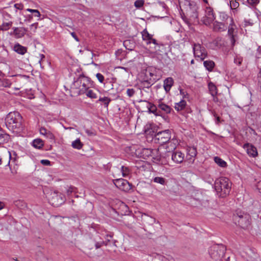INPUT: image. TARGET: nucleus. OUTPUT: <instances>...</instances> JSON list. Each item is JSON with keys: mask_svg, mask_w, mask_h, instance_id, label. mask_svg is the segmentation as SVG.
Returning <instances> with one entry per match:
<instances>
[{"mask_svg": "<svg viewBox=\"0 0 261 261\" xmlns=\"http://www.w3.org/2000/svg\"><path fill=\"white\" fill-rule=\"evenodd\" d=\"M183 11L182 19L189 26L199 23L198 6L194 1L184 0L180 2Z\"/></svg>", "mask_w": 261, "mask_h": 261, "instance_id": "nucleus-1", "label": "nucleus"}, {"mask_svg": "<svg viewBox=\"0 0 261 261\" xmlns=\"http://www.w3.org/2000/svg\"><path fill=\"white\" fill-rule=\"evenodd\" d=\"M141 33L142 39L148 46L150 53L161 55L165 51L164 45L153 38V35L150 34L146 29L144 30Z\"/></svg>", "mask_w": 261, "mask_h": 261, "instance_id": "nucleus-2", "label": "nucleus"}, {"mask_svg": "<svg viewBox=\"0 0 261 261\" xmlns=\"http://www.w3.org/2000/svg\"><path fill=\"white\" fill-rule=\"evenodd\" d=\"M22 117L18 112L9 113L5 118V123L7 127L10 130L18 132L22 130Z\"/></svg>", "mask_w": 261, "mask_h": 261, "instance_id": "nucleus-3", "label": "nucleus"}, {"mask_svg": "<svg viewBox=\"0 0 261 261\" xmlns=\"http://www.w3.org/2000/svg\"><path fill=\"white\" fill-rule=\"evenodd\" d=\"M231 186L228 178L221 177L216 180L214 187L219 197H225L229 194Z\"/></svg>", "mask_w": 261, "mask_h": 261, "instance_id": "nucleus-4", "label": "nucleus"}, {"mask_svg": "<svg viewBox=\"0 0 261 261\" xmlns=\"http://www.w3.org/2000/svg\"><path fill=\"white\" fill-rule=\"evenodd\" d=\"M93 85V82L90 78L85 76L83 74H80L77 79L74 81L72 84L73 87L79 90L78 94L79 95L85 94Z\"/></svg>", "mask_w": 261, "mask_h": 261, "instance_id": "nucleus-5", "label": "nucleus"}, {"mask_svg": "<svg viewBox=\"0 0 261 261\" xmlns=\"http://www.w3.org/2000/svg\"><path fill=\"white\" fill-rule=\"evenodd\" d=\"M154 74L146 70L144 73H142L139 78V87L140 89L149 88L155 82V79L152 78Z\"/></svg>", "mask_w": 261, "mask_h": 261, "instance_id": "nucleus-6", "label": "nucleus"}, {"mask_svg": "<svg viewBox=\"0 0 261 261\" xmlns=\"http://www.w3.org/2000/svg\"><path fill=\"white\" fill-rule=\"evenodd\" d=\"M234 220L238 221L239 225L243 229L249 228L251 225L250 216L246 213L238 212L234 215Z\"/></svg>", "mask_w": 261, "mask_h": 261, "instance_id": "nucleus-7", "label": "nucleus"}, {"mask_svg": "<svg viewBox=\"0 0 261 261\" xmlns=\"http://www.w3.org/2000/svg\"><path fill=\"white\" fill-rule=\"evenodd\" d=\"M226 251L225 247L223 245H215L212 246L209 250L211 258L215 261L222 260Z\"/></svg>", "mask_w": 261, "mask_h": 261, "instance_id": "nucleus-8", "label": "nucleus"}, {"mask_svg": "<svg viewBox=\"0 0 261 261\" xmlns=\"http://www.w3.org/2000/svg\"><path fill=\"white\" fill-rule=\"evenodd\" d=\"M171 137V131L169 129H166L159 132L155 134L153 139L156 143L163 145L170 140Z\"/></svg>", "mask_w": 261, "mask_h": 261, "instance_id": "nucleus-9", "label": "nucleus"}, {"mask_svg": "<svg viewBox=\"0 0 261 261\" xmlns=\"http://www.w3.org/2000/svg\"><path fill=\"white\" fill-rule=\"evenodd\" d=\"M193 51L195 58H199L201 61L203 60L207 56L205 48L199 43L192 44Z\"/></svg>", "mask_w": 261, "mask_h": 261, "instance_id": "nucleus-10", "label": "nucleus"}, {"mask_svg": "<svg viewBox=\"0 0 261 261\" xmlns=\"http://www.w3.org/2000/svg\"><path fill=\"white\" fill-rule=\"evenodd\" d=\"M215 15L213 9L206 7L205 10V15L201 18V21L206 25L211 24L215 19Z\"/></svg>", "mask_w": 261, "mask_h": 261, "instance_id": "nucleus-11", "label": "nucleus"}, {"mask_svg": "<svg viewBox=\"0 0 261 261\" xmlns=\"http://www.w3.org/2000/svg\"><path fill=\"white\" fill-rule=\"evenodd\" d=\"M170 156H171L172 161L177 163H181L184 159V154L180 151H177L173 152L167 151L166 155L163 157L167 159Z\"/></svg>", "mask_w": 261, "mask_h": 261, "instance_id": "nucleus-12", "label": "nucleus"}, {"mask_svg": "<svg viewBox=\"0 0 261 261\" xmlns=\"http://www.w3.org/2000/svg\"><path fill=\"white\" fill-rule=\"evenodd\" d=\"M114 183L118 188L122 191H127L130 189V184L124 179H116L114 180Z\"/></svg>", "mask_w": 261, "mask_h": 261, "instance_id": "nucleus-13", "label": "nucleus"}, {"mask_svg": "<svg viewBox=\"0 0 261 261\" xmlns=\"http://www.w3.org/2000/svg\"><path fill=\"white\" fill-rule=\"evenodd\" d=\"M64 202L63 195L58 192H54L51 199L50 203L54 206H59Z\"/></svg>", "mask_w": 261, "mask_h": 261, "instance_id": "nucleus-14", "label": "nucleus"}, {"mask_svg": "<svg viewBox=\"0 0 261 261\" xmlns=\"http://www.w3.org/2000/svg\"><path fill=\"white\" fill-rule=\"evenodd\" d=\"M243 148L246 149L247 153L249 156L253 158H255L257 156L258 153L257 149L253 145L247 143L244 144Z\"/></svg>", "mask_w": 261, "mask_h": 261, "instance_id": "nucleus-15", "label": "nucleus"}, {"mask_svg": "<svg viewBox=\"0 0 261 261\" xmlns=\"http://www.w3.org/2000/svg\"><path fill=\"white\" fill-rule=\"evenodd\" d=\"M227 25L224 22L216 21L213 24V29L216 32H223L227 29Z\"/></svg>", "mask_w": 261, "mask_h": 261, "instance_id": "nucleus-16", "label": "nucleus"}, {"mask_svg": "<svg viewBox=\"0 0 261 261\" xmlns=\"http://www.w3.org/2000/svg\"><path fill=\"white\" fill-rule=\"evenodd\" d=\"M144 101L147 102V105L146 107L149 113H152L156 116H161L162 115L161 111L158 110L156 106L149 102H147L146 101Z\"/></svg>", "mask_w": 261, "mask_h": 261, "instance_id": "nucleus-17", "label": "nucleus"}, {"mask_svg": "<svg viewBox=\"0 0 261 261\" xmlns=\"http://www.w3.org/2000/svg\"><path fill=\"white\" fill-rule=\"evenodd\" d=\"M174 83L172 77L166 78L164 81V88L166 92H168Z\"/></svg>", "mask_w": 261, "mask_h": 261, "instance_id": "nucleus-18", "label": "nucleus"}, {"mask_svg": "<svg viewBox=\"0 0 261 261\" xmlns=\"http://www.w3.org/2000/svg\"><path fill=\"white\" fill-rule=\"evenodd\" d=\"M13 48L15 52L20 55H24L27 51V48L25 47L18 43L14 45Z\"/></svg>", "mask_w": 261, "mask_h": 261, "instance_id": "nucleus-19", "label": "nucleus"}, {"mask_svg": "<svg viewBox=\"0 0 261 261\" xmlns=\"http://www.w3.org/2000/svg\"><path fill=\"white\" fill-rule=\"evenodd\" d=\"M230 22L228 23V26L227 25L228 29V35H236L234 34V31L236 29V25L234 24L233 19H229Z\"/></svg>", "mask_w": 261, "mask_h": 261, "instance_id": "nucleus-20", "label": "nucleus"}, {"mask_svg": "<svg viewBox=\"0 0 261 261\" xmlns=\"http://www.w3.org/2000/svg\"><path fill=\"white\" fill-rule=\"evenodd\" d=\"M39 132L41 135L45 136L47 138L51 140L54 139V135L51 132L47 130L45 127H41L40 128Z\"/></svg>", "mask_w": 261, "mask_h": 261, "instance_id": "nucleus-21", "label": "nucleus"}, {"mask_svg": "<svg viewBox=\"0 0 261 261\" xmlns=\"http://www.w3.org/2000/svg\"><path fill=\"white\" fill-rule=\"evenodd\" d=\"M32 145L35 148L40 149L44 146L43 141L40 139L37 138L34 139L31 143Z\"/></svg>", "mask_w": 261, "mask_h": 261, "instance_id": "nucleus-22", "label": "nucleus"}, {"mask_svg": "<svg viewBox=\"0 0 261 261\" xmlns=\"http://www.w3.org/2000/svg\"><path fill=\"white\" fill-rule=\"evenodd\" d=\"M27 29L24 28H15L14 33L19 38L23 37L27 32Z\"/></svg>", "mask_w": 261, "mask_h": 261, "instance_id": "nucleus-23", "label": "nucleus"}, {"mask_svg": "<svg viewBox=\"0 0 261 261\" xmlns=\"http://www.w3.org/2000/svg\"><path fill=\"white\" fill-rule=\"evenodd\" d=\"M158 107L162 111H164L166 114L170 113L172 110L170 107L160 101L159 102Z\"/></svg>", "mask_w": 261, "mask_h": 261, "instance_id": "nucleus-24", "label": "nucleus"}, {"mask_svg": "<svg viewBox=\"0 0 261 261\" xmlns=\"http://www.w3.org/2000/svg\"><path fill=\"white\" fill-rule=\"evenodd\" d=\"M197 154V150L195 147H189L188 149L187 156H190L189 160H192L196 156Z\"/></svg>", "mask_w": 261, "mask_h": 261, "instance_id": "nucleus-25", "label": "nucleus"}, {"mask_svg": "<svg viewBox=\"0 0 261 261\" xmlns=\"http://www.w3.org/2000/svg\"><path fill=\"white\" fill-rule=\"evenodd\" d=\"M208 89L212 96H216L217 94V89L216 86L212 83H210L208 85Z\"/></svg>", "mask_w": 261, "mask_h": 261, "instance_id": "nucleus-26", "label": "nucleus"}, {"mask_svg": "<svg viewBox=\"0 0 261 261\" xmlns=\"http://www.w3.org/2000/svg\"><path fill=\"white\" fill-rule=\"evenodd\" d=\"M27 11L31 12L33 14L32 15H29V18L28 19L29 21H31V19L33 18V16H34V17H39L41 15L40 12L38 10L28 8L27 9Z\"/></svg>", "mask_w": 261, "mask_h": 261, "instance_id": "nucleus-27", "label": "nucleus"}, {"mask_svg": "<svg viewBox=\"0 0 261 261\" xmlns=\"http://www.w3.org/2000/svg\"><path fill=\"white\" fill-rule=\"evenodd\" d=\"M204 66L208 71H212L214 67L215 63L213 61L207 60L203 62Z\"/></svg>", "mask_w": 261, "mask_h": 261, "instance_id": "nucleus-28", "label": "nucleus"}, {"mask_svg": "<svg viewBox=\"0 0 261 261\" xmlns=\"http://www.w3.org/2000/svg\"><path fill=\"white\" fill-rule=\"evenodd\" d=\"M71 146L73 148L81 149L83 146V144L80 139H77L72 142Z\"/></svg>", "mask_w": 261, "mask_h": 261, "instance_id": "nucleus-29", "label": "nucleus"}, {"mask_svg": "<svg viewBox=\"0 0 261 261\" xmlns=\"http://www.w3.org/2000/svg\"><path fill=\"white\" fill-rule=\"evenodd\" d=\"M143 220L144 222H145L147 224H148L149 225H152L155 222V219L154 218L150 217L145 214L143 217Z\"/></svg>", "mask_w": 261, "mask_h": 261, "instance_id": "nucleus-30", "label": "nucleus"}, {"mask_svg": "<svg viewBox=\"0 0 261 261\" xmlns=\"http://www.w3.org/2000/svg\"><path fill=\"white\" fill-rule=\"evenodd\" d=\"M98 101L102 102L105 107L108 109V106L110 102L111 101V99L108 97H100L98 100L96 101V102Z\"/></svg>", "mask_w": 261, "mask_h": 261, "instance_id": "nucleus-31", "label": "nucleus"}, {"mask_svg": "<svg viewBox=\"0 0 261 261\" xmlns=\"http://www.w3.org/2000/svg\"><path fill=\"white\" fill-rule=\"evenodd\" d=\"M186 105V101L182 100L179 102L175 103L174 108L177 111H179L183 110L185 108Z\"/></svg>", "mask_w": 261, "mask_h": 261, "instance_id": "nucleus-32", "label": "nucleus"}, {"mask_svg": "<svg viewBox=\"0 0 261 261\" xmlns=\"http://www.w3.org/2000/svg\"><path fill=\"white\" fill-rule=\"evenodd\" d=\"M213 43L217 48H220L224 45V41L221 38H217L213 41Z\"/></svg>", "mask_w": 261, "mask_h": 261, "instance_id": "nucleus-33", "label": "nucleus"}, {"mask_svg": "<svg viewBox=\"0 0 261 261\" xmlns=\"http://www.w3.org/2000/svg\"><path fill=\"white\" fill-rule=\"evenodd\" d=\"M215 162L221 167H225L227 166L226 162L218 156L214 158Z\"/></svg>", "mask_w": 261, "mask_h": 261, "instance_id": "nucleus-34", "label": "nucleus"}, {"mask_svg": "<svg viewBox=\"0 0 261 261\" xmlns=\"http://www.w3.org/2000/svg\"><path fill=\"white\" fill-rule=\"evenodd\" d=\"M121 171L122 175L124 177H127L129 176L130 173V170L127 167L122 166L121 167Z\"/></svg>", "mask_w": 261, "mask_h": 261, "instance_id": "nucleus-35", "label": "nucleus"}, {"mask_svg": "<svg viewBox=\"0 0 261 261\" xmlns=\"http://www.w3.org/2000/svg\"><path fill=\"white\" fill-rule=\"evenodd\" d=\"M152 181L155 183L160 184L162 185H165L166 184V180L165 178L162 177L156 176L154 177Z\"/></svg>", "mask_w": 261, "mask_h": 261, "instance_id": "nucleus-36", "label": "nucleus"}, {"mask_svg": "<svg viewBox=\"0 0 261 261\" xmlns=\"http://www.w3.org/2000/svg\"><path fill=\"white\" fill-rule=\"evenodd\" d=\"M8 136L0 129V144H4L8 139Z\"/></svg>", "mask_w": 261, "mask_h": 261, "instance_id": "nucleus-37", "label": "nucleus"}, {"mask_svg": "<svg viewBox=\"0 0 261 261\" xmlns=\"http://www.w3.org/2000/svg\"><path fill=\"white\" fill-rule=\"evenodd\" d=\"M12 22L9 21L7 22H3V24L0 25V30L7 31L12 26Z\"/></svg>", "mask_w": 261, "mask_h": 261, "instance_id": "nucleus-38", "label": "nucleus"}, {"mask_svg": "<svg viewBox=\"0 0 261 261\" xmlns=\"http://www.w3.org/2000/svg\"><path fill=\"white\" fill-rule=\"evenodd\" d=\"M220 18L222 21V22H225L226 24H228L230 22L229 19H233L231 17H229L227 14L224 13H222L220 14Z\"/></svg>", "mask_w": 261, "mask_h": 261, "instance_id": "nucleus-39", "label": "nucleus"}, {"mask_svg": "<svg viewBox=\"0 0 261 261\" xmlns=\"http://www.w3.org/2000/svg\"><path fill=\"white\" fill-rule=\"evenodd\" d=\"M87 96L91 98H96L97 95L92 90H88L85 93Z\"/></svg>", "mask_w": 261, "mask_h": 261, "instance_id": "nucleus-40", "label": "nucleus"}, {"mask_svg": "<svg viewBox=\"0 0 261 261\" xmlns=\"http://www.w3.org/2000/svg\"><path fill=\"white\" fill-rule=\"evenodd\" d=\"M152 261H169V260L164 256L158 255L154 257Z\"/></svg>", "mask_w": 261, "mask_h": 261, "instance_id": "nucleus-41", "label": "nucleus"}, {"mask_svg": "<svg viewBox=\"0 0 261 261\" xmlns=\"http://www.w3.org/2000/svg\"><path fill=\"white\" fill-rule=\"evenodd\" d=\"M144 4V0H137L134 3V6L137 8H140L143 6Z\"/></svg>", "mask_w": 261, "mask_h": 261, "instance_id": "nucleus-42", "label": "nucleus"}, {"mask_svg": "<svg viewBox=\"0 0 261 261\" xmlns=\"http://www.w3.org/2000/svg\"><path fill=\"white\" fill-rule=\"evenodd\" d=\"M77 189L73 186H70L67 190L66 193L68 195H70L72 193H76Z\"/></svg>", "mask_w": 261, "mask_h": 261, "instance_id": "nucleus-43", "label": "nucleus"}, {"mask_svg": "<svg viewBox=\"0 0 261 261\" xmlns=\"http://www.w3.org/2000/svg\"><path fill=\"white\" fill-rule=\"evenodd\" d=\"M230 5L231 9H234L237 8L239 6V3L237 2L236 0H230Z\"/></svg>", "mask_w": 261, "mask_h": 261, "instance_id": "nucleus-44", "label": "nucleus"}, {"mask_svg": "<svg viewBox=\"0 0 261 261\" xmlns=\"http://www.w3.org/2000/svg\"><path fill=\"white\" fill-rule=\"evenodd\" d=\"M152 152H153V150L150 149L144 148L143 150V154L146 155L147 156H151Z\"/></svg>", "mask_w": 261, "mask_h": 261, "instance_id": "nucleus-45", "label": "nucleus"}, {"mask_svg": "<svg viewBox=\"0 0 261 261\" xmlns=\"http://www.w3.org/2000/svg\"><path fill=\"white\" fill-rule=\"evenodd\" d=\"M135 93V90L133 88L127 89L126 90V94H127V96L129 97L133 96Z\"/></svg>", "mask_w": 261, "mask_h": 261, "instance_id": "nucleus-46", "label": "nucleus"}, {"mask_svg": "<svg viewBox=\"0 0 261 261\" xmlns=\"http://www.w3.org/2000/svg\"><path fill=\"white\" fill-rule=\"evenodd\" d=\"M96 76L100 83H103L105 78H104L103 75L102 74H101L100 73H97L96 75Z\"/></svg>", "mask_w": 261, "mask_h": 261, "instance_id": "nucleus-47", "label": "nucleus"}, {"mask_svg": "<svg viewBox=\"0 0 261 261\" xmlns=\"http://www.w3.org/2000/svg\"><path fill=\"white\" fill-rule=\"evenodd\" d=\"M232 46L235 45L236 35H228Z\"/></svg>", "mask_w": 261, "mask_h": 261, "instance_id": "nucleus-48", "label": "nucleus"}, {"mask_svg": "<svg viewBox=\"0 0 261 261\" xmlns=\"http://www.w3.org/2000/svg\"><path fill=\"white\" fill-rule=\"evenodd\" d=\"M103 244H105V242L102 241H99V242H95L94 243V246L96 248V249H98L101 246H102Z\"/></svg>", "mask_w": 261, "mask_h": 261, "instance_id": "nucleus-49", "label": "nucleus"}, {"mask_svg": "<svg viewBox=\"0 0 261 261\" xmlns=\"http://www.w3.org/2000/svg\"><path fill=\"white\" fill-rule=\"evenodd\" d=\"M247 3L251 6H256L259 2V0H247Z\"/></svg>", "mask_w": 261, "mask_h": 261, "instance_id": "nucleus-50", "label": "nucleus"}, {"mask_svg": "<svg viewBox=\"0 0 261 261\" xmlns=\"http://www.w3.org/2000/svg\"><path fill=\"white\" fill-rule=\"evenodd\" d=\"M242 61L243 60L241 58L236 57L234 59V62L238 65H240L241 64Z\"/></svg>", "mask_w": 261, "mask_h": 261, "instance_id": "nucleus-51", "label": "nucleus"}, {"mask_svg": "<svg viewBox=\"0 0 261 261\" xmlns=\"http://www.w3.org/2000/svg\"><path fill=\"white\" fill-rule=\"evenodd\" d=\"M38 23H34L30 25V29L32 30L33 32H35L36 30L37 29L38 27Z\"/></svg>", "mask_w": 261, "mask_h": 261, "instance_id": "nucleus-52", "label": "nucleus"}, {"mask_svg": "<svg viewBox=\"0 0 261 261\" xmlns=\"http://www.w3.org/2000/svg\"><path fill=\"white\" fill-rule=\"evenodd\" d=\"M244 27H246L247 26H249V25H252L253 23L250 20H246V19H245L244 21Z\"/></svg>", "mask_w": 261, "mask_h": 261, "instance_id": "nucleus-53", "label": "nucleus"}, {"mask_svg": "<svg viewBox=\"0 0 261 261\" xmlns=\"http://www.w3.org/2000/svg\"><path fill=\"white\" fill-rule=\"evenodd\" d=\"M14 7L16 10H22L23 8V5L20 3H17L14 5Z\"/></svg>", "mask_w": 261, "mask_h": 261, "instance_id": "nucleus-54", "label": "nucleus"}, {"mask_svg": "<svg viewBox=\"0 0 261 261\" xmlns=\"http://www.w3.org/2000/svg\"><path fill=\"white\" fill-rule=\"evenodd\" d=\"M40 162L42 165L45 166H49L50 165V162L48 160H42Z\"/></svg>", "mask_w": 261, "mask_h": 261, "instance_id": "nucleus-55", "label": "nucleus"}, {"mask_svg": "<svg viewBox=\"0 0 261 261\" xmlns=\"http://www.w3.org/2000/svg\"><path fill=\"white\" fill-rule=\"evenodd\" d=\"M71 35L76 41H79V39L74 32L71 33Z\"/></svg>", "mask_w": 261, "mask_h": 261, "instance_id": "nucleus-56", "label": "nucleus"}, {"mask_svg": "<svg viewBox=\"0 0 261 261\" xmlns=\"http://www.w3.org/2000/svg\"><path fill=\"white\" fill-rule=\"evenodd\" d=\"M85 132L88 136H92L93 134V133L91 131L88 129L85 130Z\"/></svg>", "mask_w": 261, "mask_h": 261, "instance_id": "nucleus-57", "label": "nucleus"}, {"mask_svg": "<svg viewBox=\"0 0 261 261\" xmlns=\"http://www.w3.org/2000/svg\"><path fill=\"white\" fill-rule=\"evenodd\" d=\"M220 121V117H219L218 116H216V117H215V123L217 124H219Z\"/></svg>", "mask_w": 261, "mask_h": 261, "instance_id": "nucleus-58", "label": "nucleus"}, {"mask_svg": "<svg viewBox=\"0 0 261 261\" xmlns=\"http://www.w3.org/2000/svg\"><path fill=\"white\" fill-rule=\"evenodd\" d=\"M116 68L122 69L124 70L126 72H128V70H129L128 68H126V67H121V66H118Z\"/></svg>", "mask_w": 261, "mask_h": 261, "instance_id": "nucleus-59", "label": "nucleus"}, {"mask_svg": "<svg viewBox=\"0 0 261 261\" xmlns=\"http://www.w3.org/2000/svg\"><path fill=\"white\" fill-rule=\"evenodd\" d=\"M210 112L212 114V115L215 117H216V116H218L217 114H216V112L214 111L210 110Z\"/></svg>", "mask_w": 261, "mask_h": 261, "instance_id": "nucleus-60", "label": "nucleus"}, {"mask_svg": "<svg viewBox=\"0 0 261 261\" xmlns=\"http://www.w3.org/2000/svg\"><path fill=\"white\" fill-rule=\"evenodd\" d=\"M40 56L41 57V59L39 61V63H40V65H41V62L43 59L45 58V56L43 54H40Z\"/></svg>", "mask_w": 261, "mask_h": 261, "instance_id": "nucleus-61", "label": "nucleus"}, {"mask_svg": "<svg viewBox=\"0 0 261 261\" xmlns=\"http://www.w3.org/2000/svg\"><path fill=\"white\" fill-rule=\"evenodd\" d=\"M113 233H112V232H110L109 234H107L106 235V237L107 238L110 237V238H112L113 237Z\"/></svg>", "mask_w": 261, "mask_h": 261, "instance_id": "nucleus-62", "label": "nucleus"}, {"mask_svg": "<svg viewBox=\"0 0 261 261\" xmlns=\"http://www.w3.org/2000/svg\"><path fill=\"white\" fill-rule=\"evenodd\" d=\"M213 97V101H215V102H218V98L217 97H216V96H212Z\"/></svg>", "mask_w": 261, "mask_h": 261, "instance_id": "nucleus-63", "label": "nucleus"}, {"mask_svg": "<svg viewBox=\"0 0 261 261\" xmlns=\"http://www.w3.org/2000/svg\"><path fill=\"white\" fill-rule=\"evenodd\" d=\"M110 242V240L109 239H107L106 241L105 242V244L107 245L108 244V242Z\"/></svg>", "mask_w": 261, "mask_h": 261, "instance_id": "nucleus-64", "label": "nucleus"}]
</instances>
